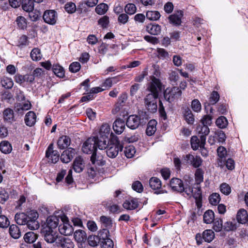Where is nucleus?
<instances>
[{
  "mask_svg": "<svg viewBox=\"0 0 248 248\" xmlns=\"http://www.w3.org/2000/svg\"><path fill=\"white\" fill-rule=\"evenodd\" d=\"M203 174L204 171L202 169L199 168L196 170L195 172L196 184L194 185H198V186H200V184L203 182Z\"/></svg>",
  "mask_w": 248,
  "mask_h": 248,
  "instance_id": "ea45409f",
  "label": "nucleus"
},
{
  "mask_svg": "<svg viewBox=\"0 0 248 248\" xmlns=\"http://www.w3.org/2000/svg\"><path fill=\"white\" fill-rule=\"evenodd\" d=\"M31 59L34 61H38L42 58V55L40 50L38 48H33L30 54Z\"/></svg>",
  "mask_w": 248,
  "mask_h": 248,
  "instance_id": "a18cd8bd",
  "label": "nucleus"
},
{
  "mask_svg": "<svg viewBox=\"0 0 248 248\" xmlns=\"http://www.w3.org/2000/svg\"><path fill=\"white\" fill-rule=\"evenodd\" d=\"M157 97L152 94H147L146 96L144 99L145 105L147 109L149 112L154 113L156 111L157 109Z\"/></svg>",
  "mask_w": 248,
  "mask_h": 248,
  "instance_id": "39448f33",
  "label": "nucleus"
},
{
  "mask_svg": "<svg viewBox=\"0 0 248 248\" xmlns=\"http://www.w3.org/2000/svg\"><path fill=\"white\" fill-rule=\"evenodd\" d=\"M0 150L4 154H9L12 150V147L10 142L6 140L2 141L0 143Z\"/></svg>",
  "mask_w": 248,
  "mask_h": 248,
  "instance_id": "473e14b6",
  "label": "nucleus"
},
{
  "mask_svg": "<svg viewBox=\"0 0 248 248\" xmlns=\"http://www.w3.org/2000/svg\"><path fill=\"white\" fill-rule=\"evenodd\" d=\"M101 241V238L95 235H90L88 238V242L90 246L95 247L98 245Z\"/></svg>",
  "mask_w": 248,
  "mask_h": 248,
  "instance_id": "49530a36",
  "label": "nucleus"
},
{
  "mask_svg": "<svg viewBox=\"0 0 248 248\" xmlns=\"http://www.w3.org/2000/svg\"><path fill=\"white\" fill-rule=\"evenodd\" d=\"M197 130L199 134H201V136H205V138L210 132L208 126L202 124L197 127Z\"/></svg>",
  "mask_w": 248,
  "mask_h": 248,
  "instance_id": "09e8293b",
  "label": "nucleus"
},
{
  "mask_svg": "<svg viewBox=\"0 0 248 248\" xmlns=\"http://www.w3.org/2000/svg\"><path fill=\"white\" fill-rule=\"evenodd\" d=\"M217 152L218 156L221 159L225 158L227 155L226 149L222 146L217 148Z\"/></svg>",
  "mask_w": 248,
  "mask_h": 248,
  "instance_id": "338daca9",
  "label": "nucleus"
},
{
  "mask_svg": "<svg viewBox=\"0 0 248 248\" xmlns=\"http://www.w3.org/2000/svg\"><path fill=\"white\" fill-rule=\"evenodd\" d=\"M101 246L102 248H113L114 244L111 239H106L104 240H102Z\"/></svg>",
  "mask_w": 248,
  "mask_h": 248,
  "instance_id": "69168bd1",
  "label": "nucleus"
},
{
  "mask_svg": "<svg viewBox=\"0 0 248 248\" xmlns=\"http://www.w3.org/2000/svg\"><path fill=\"white\" fill-rule=\"evenodd\" d=\"M133 189L139 193L142 192L143 187L142 184L139 181L134 182L132 185Z\"/></svg>",
  "mask_w": 248,
  "mask_h": 248,
  "instance_id": "774afa93",
  "label": "nucleus"
},
{
  "mask_svg": "<svg viewBox=\"0 0 248 248\" xmlns=\"http://www.w3.org/2000/svg\"><path fill=\"white\" fill-rule=\"evenodd\" d=\"M108 5L104 3H101L97 5L95 8L96 13L100 15L105 14L108 10Z\"/></svg>",
  "mask_w": 248,
  "mask_h": 248,
  "instance_id": "c03bdc74",
  "label": "nucleus"
},
{
  "mask_svg": "<svg viewBox=\"0 0 248 248\" xmlns=\"http://www.w3.org/2000/svg\"><path fill=\"white\" fill-rule=\"evenodd\" d=\"M156 124L157 122L155 120H151L149 122L146 130L148 136H152L155 132Z\"/></svg>",
  "mask_w": 248,
  "mask_h": 248,
  "instance_id": "c85d7f7f",
  "label": "nucleus"
},
{
  "mask_svg": "<svg viewBox=\"0 0 248 248\" xmlns=\"http://www.w3.org/2000/svg\"><path fill=\"white\" fill-rule=\"evenodd\" d=\"M215 237V233L211 230H205L202 233V238L205 242H211Z\"/></svg>",
  "mask_w": 248,
  "mask_h": 248,
  "instance_id": "4c0bfd02",
  "label": "nucleus"
},
{
  "mask_svg": "<svg viewBox=\"0 0 248 248\" xmlns=\"http://www.w3.org/2000/svg\"><path fill=\"white\" fill-rule=\"evenodd\" d=\"M74 238L78 243L84 242L87 239L86 233L83 230H77L74 233Z\"/></svg>",
  "mask_w": 248,
  "mask_h": 248,
  "instance_id": "7c9ffc66",
  "label": "nucleus"
},
{
  "mask_svg": "<svg viewBox=\"0 0 248 248\" xmlns=\"http://www.w3.org/2000/svg\"><path fill=\"white\" fill-rule=\"evenodd\" d=\"M43 19L46 23L54 25L56 23L58 19L57 14L53 10H46L44 13Z\"/></svg>",
  "mask_w": 248,
  "mask_h": 248,
  "instance_id": "9d476101",
  "label": "nucleus"
},
{
  "mask_svg": "<svg viewBox=\"0 0 248 248\" xmlns=\"http://www.w3.org/2000/svg\"><path fill=\"white\" fill-rule=\"evenodd\" d=\"M22 8L27 12L31 13L34 9V2L33 0H23Z\"/></svg>",
  "mask_w": 248,
  "mask_h": 248,
  "instance_id": "c756f323",
  "label": "nucleus"
},
{
  "mask_svg": "<svg viewBox=\"0 0 248 248\" xmlns=\"http://www.w3.org/2000/svg\"><path fill=\"white\" fill-rule=\"evenodd\" d=\"M183 16V12L180 10L176 13L169 16L170 22L174 25L179 26L182 23V18Z\"/></svg>",
  "mask_w": 248,
  "mask_h": 248,
  "instance_id": "f3484780",
  "label": "nucleus"
},
{
  "mask_svg": "<svg viewBox=\"0 0 248 248\" xmlns=\"http://www.w3.org/2000/svg\"><path fill=\"white\" fill-rule=\"evenodd\" d=\"M16 22L18 28L21 29H24L26 28L27 25L26 18L22 16H19L16 18Z\"/></svg>",
  "mask_w": 248,
  "mask_h": 248,
  "instance_id": "864d4df0",
  "label": "nucleus"
},
{
  "mask_svg": "<svg viewBox=\"0 0 248 248\" xmlns=\"http://www.w3.org/2000/svg\"><path fill=\"white\" fill-rule=\"evenodd\" d=\"M149 90L151 93L148 94L154 95L158 97L159 93L162 90V85L160 80L154 77H153L149 87Z\"/></svg>",
  "mask_w": 248,
  "mask_h": 248,
  "instance_id": "1a4fd4ad",
  "label": "nucleus"
},
{
  "mask_svg": "<svg viewBox=\"0 0 248 248\" xmlns=\"http://www.w3.org/2000/svg\"><path fill=\"white\" fill-rule=\"evenodd\" d=\"M123 205L127 210H134L138 207L139 203L137 199H132L126 200Z\"/></svg>",
  "mask_w": 248,
  "mask_h": 248,
  "instance_id": "bb28decb",
  "label": "nucleus"
},
{
  "mask_svg": "<svg viewBox=\"0 0 248 248\" xmlns=\"http://www.w3.org/2000/svg\"><path fill=\"white\" fill-rule=\"evenodd\" d=\"M31 107V103L30 101H27L24 103L17 105L16 107V110L18 113H22L23 111H26L30 109Z\"/></svg>",
  "mask_w": 248,
  "mask_h": 248,
  "instance_id": "c9c22d12",
  "label": "nucleus"
},
{
  "mask_svg": "<svg viewBox=\"0 0 248 248\" xmlns=\"http://www.w3.org/2000/svg\"><path fill=\"white\" fill-rule=\"evenodd\" d=\"M223 228L226 231H233L236 229L237 226L232 221H227L225 223Z\"/></svg>",
  "mask_w": 248,
  "mask_h": 248,
  "instance_id": "680f3d73",
  "label": "nucleus"
},
{
  "mask_svg": "<svg viewBox=\"0 0 248 248\" xmlns=\"http://www.w3.org/2000/svg\"><path fill=\"white\" fill-rule=\"evenodd\" d=\"M91 161L93 164L102 166L105 164V161L104 160V157L100 153H95L92 154L91 157Z\"/></svg>",
  "mask_w": 248,
  "mask_h": 248,
  "instance_id": "aec40b11",
  "label": "nucleus"
},
{
  "mask_svg": "<svg viewBox=\"0 0 248 248\" xmlns=\"http://www.w3.org/2000/svg\"><path fill=\"white\" fill-rule=\"evenodd\" d=\"M149 185L152 189L157 190L161 187V182L160 179L156 177H152L149 181Z\"/></svg>",
  "mask_w": 248,
  "mask_h": 248,
  "instance_id": "a19ab883",
  "label": "nucleus"
},
{
  "mask_svg": "<svg viewBox=\"0 0 248 248\" xmlns=\"http://www.w3.org/2000/svg\"><path fill=\"white\" fill-rule=\"evenodd\" d=\"M38 237L37 234L32 232H30L25 233L24 236L25 241L28 243H34Z\"/></svg>",
  "mask_w": 248,
  "mask_h": 248,
  "instance_id": "58836bf2",
  "label": "nucleus"
},
{
  "mask_svg": "<svg viewBox=\"0 0 248 248\" xmlns=\"http://www.w3.org/2000/svg\"><path fill=\"white\" fill-rule=\"evenodd\" d=\"M113 129L118 134H121L125 129V122L121 119H116L113 123Z\"/></svg>",
  "mask_w": 248,
  "mask_h": 248,
  "instance_id": "a211bd4d",
  "label": "nucleus"
},
{
  "mask_svg": "<svg viewBox=\"0 0 248 248\" xmlns=\"http://www.w3.org/2000/svg\"><path fill=\"white\" fill-rule=\"evenodd\" d=\"M220 201V195L218 193H214L209 197L210 203L214 205H217Z\"/></svg>",
  "mask_w": 248,
  "mask_h": 248,
  "instance_id": "5fc2aeb1",
  "label": "nucleus"
},
{
  "mask_svg": "<svg viewBox=\"0 0 248 248\" xmlns=\"http://www.w3.org/2000/svg\"><path fill=\"white\" fill-rule=\"evenodd\" d=\"M71 139L67 136H62L61 137L58 141L57 145L59 149H64L67 148L70 144Z\"/></svg>",
  "mask_w": 248,
  "mask_h": 248,
  "instance_id": "6ab92c4d",
  "label": "nucleus"
},
{
  "mask_svg": "<svg viewBox=\"0 0 248 248\" xmlns=\"http://www.w3.org/2000/svg\"><path fill=\"white\" fill-rule=\"evenodd\" d=\"M3 117L5 120L11 122L14 119L13 111L10 108H6L3 112Z\"/></svg>",
  "mask_w": 248,
  "mask_h": 248,
  "instance_id": "6e6d98bb",
  "label": "nucleus"
},
{
  "mask_svg": "<svg viewBox=\"0 0 248 248\" xmlns=\"http://www.w3.org/2000/svg\"><path fill=\"white\" fill-rule=\"evenodd\" d=\"M75 155V150L68 148L64 150L61 155V160L64 163H68L73 158Z\"/></svg>",
  "mask_w": 248,
  "mask_h": 248,
  "instance_id": "4468645a",
  "label": "nucleus"
},
{
  "mask_svg": "<svg viewBox=\"0 0 248 248\" xmlns=\"http://www.w3.org/2000/svg\"><path fill=\"white\" fill-rule=\"evenodd\" d=\"M62 223L59 226V230L62 234L64 235H70L73 232L72 226L69 223L67 217L63 216L61 217Z\"/></svg>",
  "mask_w": 248,
  "mask_h": 248,
  "instance_id": "0eeeda50",
  "label": "nucleus"
},
{
  "mask_svg": "<svg viewBox=\"0 0 248 248\" xmlns=\"http://www.w3.org/2000/svg\"><path fill=\"white\" fill-rule=\"evenodd\" d=\"M223 221L221 219H217L213 223V229L217 232L221 231L223 228Z\"/></svg>",
  "mask_w": 248,
  "mask_h": 248,
  "instance_id": "052dcab7",
  "label": "nucleus"
},
{
  "mask_svg": "<svg viewBox=\"0 0 248 248\" xmlns=\"http://www.w3.org/2000/svg\"><path fill=\"white\" fill-rule=\"evenodd\" d=\"M84 167L83 159L80 156L76 157L73 164V168L74 170L79 173L83 170Z\"/></svg>",
  "mask_w": 248,
  "mask_h": 248,
  "instance_id": "b1692460",
  "label": "nucleus"
},
{
  "mask_svg": "<svg viewBox=\"0 0 248 248\" xmlns=\"http://www.w3.org/2000/svg\"><path fill=\"white\" fill-rule=\"evenodd\" d=\"M129 16L126 13H122L118 15L117 21L120 25H125L129 21Z\"/></svg>",
  "mask_w": 248,
  "mask_h": 248,
  "instance_id": "3c124183",
  "label": "nucleus"
},
{
  "mask_svg": "<svg viewBox=\"0 0 248 248\" xmlns=\"http://www.w3.org/2000/svg\"><path fill=\"white\" fill-rule=\"evenodd\" d=\"M101 223L105 227H109L112 225V220L109 217L106 216H101L100 218Z\"/></svg>",
  "mask_w": 248,
  "mask_h": 248,
  "instance_id": "e2e57ef3",
  "label": "nucleus"
},
{
  "mask_svg": "<svg viewBox=\"0 0 248 248\" xmlns=\"http://www.w3.org/2000/svg\"><path fill=\"white\" fill-rule=\"evenodd\" d=\"M160 14L157 11H148L146 14V17L151 21H156L159 19Z\"/></svg>",
  "mask_w": 248,
  "mask_h": 248,
  "instance_id": "f704fd0d",
  "label": "nucleus"
},
{
  "mask_svg": "<svg viewBox=\"0 0 248 248\" xmlns=\"http://www.w3.org/2000/svg\"><path fill=\"white\" fill-rule=\"evenodd\" d=\"M216 125L220 128H224L228 125V121L224 116H220L216 122Z\"/></svg>",
  "mask_w": 248,
  "mask_h": 248,
  "instance_id": "603ef678",
  "label": "nucleus"
},
{
  "mask_svg": "<svg viewBox=\"0 0 248 248\" xmlns=\"http://www.w3.org/2000/svg\"><path fill=\"white\" fill-rule=\"evenodd\" d=\"M214 218V213L212 210L206 211L203 215V220L206 224L211 223Z\"/></svg>",
  "mask_w": 248,
  "mask_h": 248,
  "instance_id": "37998d69",
  "label": "nucleus"
},
{
  "mask_svg": "<svg viewBox=\"0 0 248 248\" xmlns=\"http://www.w3.org/2000/svg\"><path fill=\"white\" fill-rule=\"evenodd\" d=\"M25 122L28 126H31L33 125L36 121V116L35 113L32 111H29L25 115Z\"/></svg>",
  "mask_w": 248,
  "mask_h": 248,
  "instance_id": "5701e85b",
  "label": "nucleus"
},
{
  "mask_svg": "<svg viewBox=\"0 0 248 248\" xmlns=\"http://www.w3.org/2000/svg\"><path fill=\"white\" fill-rule=\"evenodd\" d=\"M137 10L136 6L134 3H129L126 4L124 8L125 13L129 16L135 14L137 12Z\"/></svg>",
  "mask_w": 248,
  "mask_h": 248,
  "instance_id": "79ce46f5",
  "label": "nucleus"
},
{
  "mask_svg": "<svg viewBox=\"0 0 248 248\" xmlns=\"http://www.w3.org/2000/svg\"><path fill=\"white\" fill-rule=\"evenodd\" d=\"M206 138L205 136H200L199 139L197 136H192L191 138L190 143L192 149L193 150H197L200 148H203L205 146Z\"/></svg>",
  "mask_w": 248,
  "mask_h": 248,
  "instance_id": "9b49d317",
  "label": "nucleus"
},
{
  "mask_svg": "<svg viewBox=\"0 0 248 248\" xmlns=\"http://www.w3.org/2000/svg\"><path fill=\"white\" fill-rule=\"evenodd\" d=\"M83 152L87 154H94L96 151L95 137L90 138L84 143L82 148Z\"/></svg>",
  "mask_w": 248,
  "mask_h": 248,
  "instance_id": "423d86ee",
  "label": "nucleus"
},
{
  "mask_svg": "<svg viewBox=\"0 0 248 248\" xmlns=\"http://www.w3.org/2000/svg\"><path fill=\"white\" fill-rule=\"evenodd\" d=\"M219 99V95L217 92L214 91L212 93L209 100V105L215 104Z\"/></svg>",
  "mask_w": 248,
  "mask_h": 248,
  "instance_id": "13d9d810",
  "label": "nucleus"
},
{
  "mask_svg": "<svg viewBox=\"0 0 248 248\" xmlns=\"http://www.w3.org/2000/svg\"><path fill=\"white\" fill-rule=\"evenodd\" d=\"M185 192L188 196H192L195 200L196 204L198 208L202 206V195L200 186L194 185L193 187L191 188L190 187H184Z\"/></svg>",
  "mask_w": 248,
  "mask_h": 248,
  "instance_id": "f03ea898",
  "label": "nucleus"
},
{
  "mask_svg": "<svg viewBox=\"0 0 248 248\" xmlns=\"http://www.w3.org/2000/svg\"><path fill=\"white\" fill-rule=\"evenodd\" d=\"M53 145L50 144L46 153V156L48 159L49 162L52 163H56L59 159L60 155L57 151L53 150Z\"/></svg>",
  "mask_w": 248,
  "mask_h": 248,
  "instance_id": "f8f14e48",
  "label": "nucleus"
},
{
  "mask_svg": "<svg viewBox=\"0 0 248 248\" xmlns=\"http://www.w3.org/2000/svg\"><path fill=\"white\" fill-rule=\"evenodd\" d=\"M220 191L224 195H228L231 192V188L228 184L222 183L220 186Z\"/></svg>",
  "mask_w": 248,
  "mask_h": 248,
  "instance_id": "bf43d9fd",
  "label": "nucleus"
},
{
  "mask_svg": "<svg viewBox=\"0 0 248 248\" xmlns=\"http://www.w3.org/2000/svg\"><path fill=\"white\" fill-rule=\"evenodd\" d=\"M38 214L35 210H31L26 214L23 213H17L15 219L16 222L20 225H27L29 229L31 230H37L39 224L37 220Z\"/></svg>",
  "mask_w": 248,
  "mask_h": 248,
  "instance_id": "f257e3e1",
  "label": "nucleus"
},
{
  "mask_svg": "<svg viewBox=\"0 0 248 248\" xmlns=\"http://www.w3.org/2000/svg\"><path fill=\"white\" fill-rule=\"evenodd\" d=\"M182 94V92L180 89L177 87L172 88H167L164 92V97L169 102L173 101L174 100L178 99L180 97Z\"/></svg>",
  "mask_w": 248,
  "mask_h": 248,
  "instance_id": "7ed1b4c3",
  "label": "nucleus"
},
{
  "mask_svg": "<svg viewBox=\"0 0 248 248\" xmlns=\"http://www.w3.org/2000/svg\"><path fill=\"white\" fill-rule=\"evenodd\" d=\"M140 118L135 115L129 116L126 121V124L127 126L131 129H136L137 128L140 123Z\"/></svg>",
  "mask_w": 248,
  "mask_h": 248,
  "instance_id": "ddd939ff",
  "label": "nucleus"
},
{
  "mask_svg": "<svg viewBox=\"0 0 248 248\" xmlns=\"http://www.w3.org/2000/svg\"><path fill=\"white\" fill-rule=\"evenodd\" d=\"M170 186L173 191L182 192L184 190L183 182L179 178H173L171 179L170 183Z\"/></svg>",
  "mask_w": 248,
  "mask_h": 248,
  "instance_id": "2eb2a0df",
  "label": "nucleus"
},
{
  "mask_svg": "<svg viewBox=\"0 0 248 248\" xmlns=\"http://www.w3.org/2000/svg\"><path fill=\"white\" fill-rule=\"evenodd\" d=\"M1 85L5 89H11L13 85L14 82L12 79L7 77H3L0 81Z\"/></svg>",
  "mask_w": 248,
  "mask_h": 248,
  "instance_id": "e433bc0d",
  "label": "nucleus"
},
{
  "mask_svg": "<svg viewBox=\"0 0 248 248\" xmlns=\"http://www.w3.org/2000/svg\"><path fill=\"white\" fill-rule=\"evenodd\" d=\"M52 70L54 74L58 77L63 78L64 76V70L60 65H53Z\"/></svg>",
  "mask_w": 248,
  "mask_h": 248,
  "instance_id": "de8ad7c7",
  "label": "nucleus"
},
{
  "mask_svg": "<svg viewBox=\"0 0 248 248\" xmlns=\"http://www.w3.org/2000/svg\"><path fill=\"white\" fill-rule=\"evenodd\" d=\"M96 147H98L100 150H103L106 148L108 143V138L100 137L98 136L95 137Z\"/></svg>",
  "mask_w": 248,
  "mask_h": 248,
  "instance_id": "393cba45",
  "label": "nucleus"
},
{
  "mask_svg": "<svg viewBox=\"0 0 248 248\" xmlns=\"http://www.w3.org/2000/svg\"><path fill=\"white\" fill-rule=\"evenodd\" d=\"M110 127L108 124H103L99 129V136L108 138L110 134Z\"/></svg>",
  "mask_w": 248,
  "mask_h": 248,
  "instance_id": "2f4dec72",
  "label": "nucleus"
},
{
  "mask_svg": "<svg viewBox=\"0 0 248 248\" xmlns=\"http://www.w3.org/2000/svg\"><path fill=\"white\" fill-rule=\"evenodd\" d=\"M114 143L107 150L106 154L110 158H114L118 154L119 151H121L123 149V145L120 142L118 138L116 137L113 140Z\"/></svg>",
  "mask_w": 248,
  "mask_h": 248,
  "instance_id": "20e7f679",
  "label": "nucleus"
},
{
  "mask_svg": "<svg viewBox=\"0 0 248 248\" xmlns=\"http://www.w3.org/2000/svg\"><path fill=\"white\" fill-rule=\"evenodd\" d=\"M157 57L160 59L167 60L169 59L168 52L163 48H157Z\"/></svg>",
  "mask_w": 248,
  "mask_h": 248,
  "instance_id": "4d7b16f0",
  "label": "nucleus"
},
{
  "mask_svg": "<svg viewBox=\"0 0 248 248\" xmlns=\"http://www.w3.org/2000/svg\"><path fill=\"white\" fill-rule=\"evenodd\" d=\"M45 240L48 243H54L57 239L59 241L58 234L56 230H49L48 228H43L42 230Z\"/></svg>",
  "mask_w": 248,
  "mask_h": 248,
  "instance_id": "6e6552de",
  "label": "nucleus"
},
{
  "mask_svg": "<svg viewBox=\"0 0 248 248\" xmlns=\"http://www.w3.org/2000/svg\"><path fill=\"white\" fill-rule=\"evenodd\" d=\"M183 113L185 120L187 124H192L194 123L195 120L194 116L188 108H185Z\"/></svg>",
  "mask_w": 248,
  "mask_h": 248,
  "instance_id": "cd10ccee",
  "label": "nucleus"
},
{
  "mask_svg": "<svg viewBox=\"0 0 248 248\" xmlns=\"http://www.w3.org/2000/svg\"><path fill=\"white\" fill-rule=\"evenodd\" d=\"M236 218L239 223L248 224V214L246 210H240L237 213Z\"/></svg>",
  "mask_w": 248,
  "mask_h": 248,
  "instance_id": "a878e982",
  "label": "nucleus"
},
{
  "mask_svg": "<svg viewBox=\"0 0 248 248\" xmlns=\"http://www.w3.org/2000/svg\"><path fill=\"white\" fill-rule=\"evenodd\" d=\"M10 235L14 239H18L21 236L19 228L16 225H12L9 227Z\"/></svg>",
  "mask_w": 248,
  "mask_h": 248,
  "instance_id": "72a5a7b5",
  "label": "nucleus"
},
{
  "mask_svg": "<svg viewBox=\"0 0 248 248\" xmlns=\"http://www.w3.org/2000/svg\"><path fill=\"white\" fill-rule=\"evenodd\" d=\"M191 108L195 112H199L202 109V105L198 99H194L191 102Z\"/></svg>",
  "mask_w": 248,
  "mask_h": 248,
  "instance_id": "0e129e2a",
  "label": "nucleus"
},
{
  "mask_svg": "<svg viewBox=\"0 0 248 248\" xmlns=\"http://www.w3.org/2000/svg\"><path fill=\"white\" fill-rule=\"evenodd\" d=\"M146 31L151 34L157 35L161 32V28L157 24H150L146 26Z\"/></svg>",
  "mask_w": 248,
  "mask_h": 248,
  "instance_id": "4be33fe9",
  "label": "nucleus"
},
{
  "mask_svg": "<svg viewBox=\"0 0 248 248\" xmlns=\"http://www.w3.org/2000/svg\"><path fill=\"white\" fill-rule=\"evenodd\" d=\"M59 223V217L56 216H51L47 217L46 225L43 228H48L49 230H56Z\"/></svg>",
  "mask_w": 248,
  "mask_h": 248,
  "instance_id": "dca6fc26",
  "label": "nucleus"
},
{
  "mask_svg": "<svg viewBox=\"0 0 248 248\" xmlns=\"http://www.w3.org/2000/svg\"><path fill=\"white\" fill-rule=\"evenodd\" d=\"M135 153V149L133 145H129L125 147L124 153L127 158H132Z\"/></svg>",
  "mask_w": 248,
  "mask_h": 248,
  "instance_id": "8fccbe9b",
  "label": "nucleus"
},
{
  "mask_svg": "<svg viewBox=\"0 0 248 248\" xmlns=\"http://www.w3.org/2000/svg\"><path fill=\"white\" fill-rule=\"evenodd\" d=\"M58 245L62 248H74V244L72 241L63 236H59Z\"/></svg>",
  "mask_w": 248,
  "mask_h": 248,
  "instance_id": "412c9836",
  "label": "nucleus"
}]
</instances>
